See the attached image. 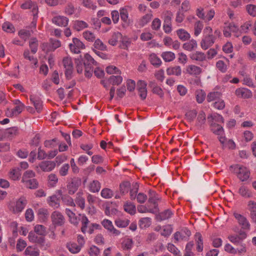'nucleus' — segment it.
<instances>
[{
  "mask_svg": "<svg viewBox=\"0 0 256 256\" xmlns=\"http://www.w3.org/2000/svg\"><path fill=\"white\" fill-rule=\"evenodd\" d=\"M231 170L242 182L247 180L250 176V171L248 168L240 164H235L230 166Z\"/></svg>",
  "mask_w": 256,
  "mask_h": 256,
  "instance_id": "1",
  "label": "nucleus"
},
{
  "mask_svg": "<svg viewBox=\"0 0 256 256\" xmlns=\"http://www.w3.org/2000/svg\"><path fill=\"white\" fill-rule=\"evenodd\" d=\"M26 200L24 198H20L17 200L10 202L8 208L14 214L21 212L26 204Z\"/></svg>",
  "mask_w": 256,
  "mask_h": 256,
  "instance_id": "2",
  "label": "nucleus"
},
{
  "mask_svg": "<svg viewBox=\"0 0 256 256\" xmlns=\"http://www.w3.org/2000/svg\"><path fill=\"white\" fill-rule=\"evenodd\" d=\"M81 222V230L84 234H85L86 232H88L90 234H92L94 232V230H100L101 228L100 226L96 223H92L88 226L89 220L85 215H83L82 216Z\"/></svg>",
  "mask_w": 256,
  "mask_h": 256,
  "instance_id": "3",
  "label": "nucleus"
},
{
  "mask_svg": "<svg viewBox=\"0 0 256 256\" xmlns=\"http://www.w3.org/2000/svg\"><path fill=\"white\" fill-rule=\"evenodd\" d=\"M223 33L226 37H230L232 34L236 37L241 35V32L239 30L238 27L233 23H230L226 26L224 27Z\"/></svg>",
  "mask_w": 256,
  "mask_h": 256,
  "instance_id": "4",
  "label": "nucleus"
},
{
  "mask_svg": "<svg viewBox=\"0 0 256 256\" xmlns=\"http://www.w3.org/2000/svg\"><path fill=\"white\" fill-rule=\"evenodd\" d=\"M210 127L212 131L218 136L219 141L224 146L226 136L222 126L218 124L211 123Z\"/></svg>",
  "mask_w": 256,
  "mask_h": 256,
  "instance_id": "5",
  "label": "nucleus"
},
{
  "mask_svg": "<svg viewBox=\"0 0 256 256\" xmlns=\"http://www.w3.org/2000/svg\"><path fill=\"white\" fill-rule=\"evenodd\" d=\"M70 52L74 54H79L81 50L85 48V45L80 39L74 38L72 42L68 45Z\"/></svg>",
  "mask_w": 256,
  "mask_h": 256,
  "instance_id": "6",
  "label": "nucleus"
},
{
  "mask_svg": "<svg viewBox=\"0 0 256 256\" xmlns=\"http://www.w3.org/2000/svg\"><path fill=\"white\" fill-rule=\"evenodd\" d=\"M63 65L65 68V75L67 79L70 80L72 78L73 72V64L70 57L66 56L63 58Z\"/></svg>",
  "mask_w": 256,
  "mask_h": 256,
  "instance_id": "7",
  "label": "nucleus"
},
{
  "mask_svg": "<svg viewBox=\"0 0 256 256\" xmlns=\"http://www.w3.org/2000/svg\"><path fill=\"white\" fill-rule=\"evenodd\" d=\"M191 235L190 231L186 228L182 229L180 231L176 232L174 234V242L179 241L186 240Z\"/></svg>",
  "mask_w": 256,
  "mask_h": 256,
  "instance_id": "8",
  "label": "nucleus"
},
{
  "mask_svg": "<svg viewBox=\"0 0 256 256\" xmlns=\"http://www.w3.org/2000/svg\"><path fill=\"white\" fill-rule=\"evenodd\" d=\"M146 86L147 83L144 80H138L137 82L136 90L140 97L142 100H145L147 96L148 91Z\"/></svg>",
  "mask_w": 256,
  "mask_h": 256,
  "instance_id": "9",
  "label": "nucleus"
},
{
  "mask_svg": "<svg viewBox=\"0 0 256 256\" xmlns=\"http://www.w3.org/2000/svg\"><path fill=\"white\" fill-rule=\"evenodd\" d=\"M234 216L242 229L246 230H250V224L246 217L237 212H234Z\"/></svg>",
  "mask_w": 256,
  "mask_h": 256,
  "instance_id": "10",
  "label": "nucleus"
},
{
  "mask_svg": "<svg viewBox=\"0 0 256 256\" xmlns=\"http://www.w3.org/2000/svg\"><path fill=\"white\" fill-rule=\"evenodd\" d=\"M51 219L52 224L54 226H61L64 223V216L58 211H54L52 213Z\"/></svg>",
  "mask_w": 256,
  "mask_h": 256,
  "instance_id": "11",
  "label": "nucleus"
},
{
  "mask_svg": "<svg viewBox=\"0 0 256 256\" xmlns=\"http://www.w3.org/2000/svg\"><path fill=\"white\" fill-rule=\"evenodd\" d=\"M101 224L105 229L107 230L114 236H117L120 234V232L114 228L111 220L108 219H104L102 220Z\"/></svg>",
  "mask_w": 256,
  "mask_h": 256,
  "instance_id": "12",
  "label": "nucleus"
},
{
  "mask_svg": "<svg viewBox=\"0 0 256 256\" xmlns=\"http://www.w3.org/2000/svg\"><path fill=\"white\" fill-rule=\"evenodd\" d=\"M52 22L58 26L66 27L68 24L69 19L66 16L58 15L54 16Z\"/></svg>",
  "mask_w": 256,
  "mask_h": 256,
  "instance_id": "13",
  "label": "nucleus"
},
{
  "mask_svg": "<svg viewBox=\"0 0 256 256\" xmlns=\"http://www.w3.org/2000/svg\"><path fill=\"white\" fill-rule=\"evenodd\" d=\"M24 107V104H20L14 108H8L5 112L6 116L8 117L16 116L22 112Z\"/></svg>",
  "mask_w": 256,
  "mask_h": 256,
  "instance_id": "14",
  "label": "nucleus"
},
{
  "mask_svg": "<svg viewBox=\"0 0 256 256\" xmlns=\"http://www.w3.org/2000/svg\"><path fill=\"white\" fill-rule=\"evenodd\" d=\"M216 38L214 36H204L201 41L200 46L203 50H206L211 46L214 42Z\"/></svg>",
  "mask_w": 256,
  "mask_h": 256,
  "instance_id": "15",
  "label": "nucleus"
},
{
  "mask_svg": "<svg viewBox=\"0 0 256 256\" xmlns=\"http://www.w3.org/2000/svg\"><path fill=\"white\" fill-rule=\"evenodd\" d=\"M56 166V164L53 161L45 160L39 164L38 166L43 171L48 172L52 170Z\"/></svg>",
  "mask_w": 256,
  "mask_h": 256,
  "instance_id": "16",
  "label": "nucleus"
},
{
  "mask_svg": "<svg viewBox=\"0 0 256 256\" xmlns=\"http://www.w3.org/2000/svg\"><path fill=\"white\" fill-rule=\"evenodd\" d=\"M28 238L31 242L37 243L40 245H44V237L38 235L34 232H30L28 236Z\"/></svg>",
  "mask_w": 256,
  "mask_h": 256,
  "instance_id": "17",
  "label": "nucleus"
},
{
  "mask_svg": "<svg viewBox=\"0 0 256 256\" xmlns=\"http://www.w3.org/2000/svg\"><path fill=\"white\" fill-rule=\"evenodd\" d=\"M235 93L237 96L244 98H250L252 95L250 90L243 88L236 89Z\"/></svg>",
  "mask_w": 256,
  "mask_h": 256,
  "instance_id": "18",
  "label": "nucleus"
},
{
  "mask_svg": "<svg viewBox=\"0 0 256 256\" xmlns=\"http://www.w3.org/2000/svg\"><path fill=\"white\" fill-rule=\"evenodd\" d=\"M88 27V24L83 20H76L72 22V28L78 32L81 31Z\"/></svg>",
  "mask_w": 256,
  "mask_h": 256,
  "instance_id": "19",
  "label": "nucleus"
},
{
  "mask_svg": "<svg viewBox=\"0 0 256 256\" xmlns=\"http://www.w3.org/2000/svg\"><path fill=\"white\" fill-rule=\"evenodd\" d=\"M20 8L23 10L32 8V12L34 14V16H35L36 15H37L38 14V6H35L30 0H27L24 3L22 4L20 6Z\"/></svg>",
  "mask_w": 256,
  "mask_h": 256,
  "instance_id": "20",
  "label": "nucleus"
},
{
  "mask_svg": "<svg viewBox=\"0 0 256 256\" xmlns=\"http://www.w3.org/2000/svg\"><path fill=\"white\" fill-rule=\"evenodd\" d=\"M30 100L33 104L37 112H40L42 108V102L40 98L35 96H30Z\"/></svg>",
  "mask_w": 256,
  "mask_h": 256,
  "instance_id": "21",
  "label": "nucleus"
},
{
  "mask_svg": "<svg viewBox=\"0 0 256 256\" xmlns=\"http://www.w3.org/2000/svg\"><path fill=\"white\" fill-rule=\"evenodd\" d=\"M238 194L242 197L244 198H250L252 196L251 190L249 189L247 186L244 184L242 185L238 189Z\"/></svg>",
  "mask_w": 256,
  "mask_h": 256,
  "instance_id": "22",
  "label": "nucleus"
},
{
  "mask_svg": "<svg viewBox=\"0 0 256 256\" xmlns=\"http://www.w3.org/2000/svg\"><path fill=\"white\" fill-rule=\"evenodd\" d=\"M186 71L187 73L190 75L197 76L201 74L202 70L198 66L190 64L187 66Z\"/></svg>",
  "mask_w": 256,
  "mask_h": 256,
  "instance_id": "23",
  "label": "nucleus"
},
{
  "mask_svg": "<svg viewBox=\"0 0 256 256\" xmlns=\"http://www.w3.org/2000/svg\"><path fill=\"white\" fill-rule=\"evenodd\" d=\"M131 10V8L129 6H125L120 8V16L122 20L124 22H127L128 20V12Z\"/></svg>",
  "mask_w": 256,
  "mask_h": 256,
  "instance_id": "24",
  "label": "nucleus"
},
{
  "mask_svg": "<svg viewBox=\"0 0 256 256\" xmlns=\"http://www.w3.org/2000/svg\"><path fill=\"white\" fill-rule=\"evenodd\" d=\"M198 47L197 42L196 40L192 39L190 41L185 42L182 45V48L187 51L192 52L196 49Z\"/></svg>",
  "mask_w": 256,
  "mask_h": 256,
  "instance_id": "25",
  "label": "nucleus"
},
{
  "mask_svg": "<svg viewBox=\"0 0 256 256\" xmlns=\"http://www.w3.org/2000/svg\"><path fill=\"white\" fill-rule=\"evenodd\" d=\"M194 240L196 244V250L202 252L204 248L203 239L200 232H196L194 235Z\"/></svg>",
  "mask_w": 256,
  "mask_h": 256,
  "instance_id": "26",
  "label": "nucleus"
},
{
  "mask_svg": "<svg viewBox=\"0 0 256 256\" xmlns=\"http://www.w3.org/2000/svg\"><path fill=\"white\" fill-rule=\"evenodd\" d=\"M22 182L24 184L25 186L30 189H36L38 186V182L34 178L28 180H22Z\"/></svg>",
  "mask_w": 256,
  "mask_h": 256,
  "instance_id": "27",
  "label": "nucleus"
},
{
  "mask_svg": "<svg viewBox=\"0 0 256 256\" xmlns=\"http://www.w3.org/2000/svg\"><path fill=\"white\" fill-rule=\"evenodd\" d=\"M176 34L179 39L184 42L188 40L190 38V34L183 28L178 30L176 31Z\"/></svg>",
  "mask_w": 256,
  "mask_h": 256,
  "instance_id": "28",
  "label": "nucleus"
},
{
  "mask_svg": "<svg viewBox=\"0 0 256 256\" xmlns=\"http://www.w3.org/2000/svg\"><path fill=\"white\" fill-rule=\"evenodd\" d=\"M80 180L72 181L68 185V192L70 194H74L78 190V188L80 184Z\"/></svg>",
  "mask_w": 256,
  "mask_h": 256,
  "instance_id": "29",
  "label": "nucleus"
},
{
  "mask_svg": "<svg viewBox=\"0 0 256 256\" xmlns=\"http://www.w3.org/2000/svg\"><path fill=\"white\" fill-rule=\"evenodd\" d=\"M19 168H13L8 172L9 178L13 180H18L21 176V173Z\"/></svg>",
  "mask_w": 256,
  "mask_h": 256,
  "instance_id": "30",
  "label": "nucleus"
},
{
  "mask_svg": "<svg viewBox=\"0 0 256 256\" xmlns=\"http://www.w3.org/2000/svg\"><path fill=\"white\" fill-rule=\"evenodd\" d=\"M122 39V35L120 32H114L108 40V43L111 46H115L118 44V42L121 40Z\"/></svg>",
  "mask_w": 256,
  "mask_h": 256,
  "instance_id": "31",
  "label": "nucleus"
},
{
  "mask_svg": "<svg viewBox=\"0 0 256 256\" xmlns=\"http://www.w3.org/2000/svg\"><path fill=\"white\" fill-rule=\"evenodd\" d=\"M166 74L169 76L175 75L179 76L182 74V70L180 67L178 66H170L166 69Z\"/></svg>",
  "mask_w": 256,
  "mask_h": 256,
  "instance_id": "32",
  "label": "nucleus"
},
{
  "mask_svg": "<svg viewBox=\"0 0 256 256\" xmlns=\"http://www.w3.org/2000/svg\"><path fill=\"white\" fill-rule=\"evenodd\" d=\"M152 17L151 13L147 14L138 20V24L140 27H143L150 22Z\"/></svg>",
  "mask_w": 256,
  "mask_h": 256,
  "instance_id": "33",
  "label": "nucleus"
},
{
  "mask_svg": "<svg viewBox=\"0 0 256 256\" xmlns=\"http://www.w3.org/2000/svg\"><path fill=\"white\" fill-rule=\"evenodd\" d=\"M24 255L28 256H39L40 250L32 246H28L25 251Z\"/></svg>",
  "mask_w": 256,
  "mask_h": 256,
  "instance_id": "34",
  "label": "nucleus"
},
{
  "mask_svg": "<svg viewBox=\"0 0 256 256\" xmlns=\"http://www.w3.org/2000/svg\"><path fill=\"white\" fill-rule=\"evenodd\" d=\"M161 56L165 62H170L174 60L176 58L175 54L170 51L162 52Z\"/></svg>",
  "mask_w": 256,
  "mask_h": 256,
  "instance_id": "35",
  "label": "nucleus"
},
{
  "mask_svg": "<svg viewBox=\"0 0 256 256\" xmlns=\"http://www.w3.org/2000/svg\"><path fill=\"white\" fill-rule=\"evenodd\" d=\"M150 86L152 88V91L154 94H158L160 98L164 96V92L162 88L156 84L154 82H150Z\"/></svg>",
  "mask_w": 256,
  "mask_h": 256,
  "instance_id": "36",
  "label": "nucleus"
},
{
  "mask_svg": "<svg viewBox=\"0 0 256 256\" xmlns=\"http://www.w3.org/2000/svg\"><path fill=\"white\" fill-rule=\"evenodd\" d=\"M190 58L192 60L202 62L206 60V56L204 52L196 51L191 54Z\"/></svg>",
  "mask_w": 256,
  "mask_h": 256,
  "instance_id": "37",
  "label": "nucleus"
},
{
  "mask_svg": "<svg viewBox=\"0 0 256 256\" xmlns=\"http://www.w3.org/2000/svg\"><path fill=\"white\" fill-rule=\"evenodd\" d=\"M48 212L46 208H41L38 211V219L42 222L46 221L48 216Z\"/></svg>",
  "mask_w": 256,
  "mask_h": 256,
  "instance_id": "38",
  "label": "nucleus"
},
{
  "mask_svg": "<svg viewBox=\"0 0 256 256\" xmlns=\"http://www.w3.org/2000/svg\"><path fill=\"white\" fill-rule=\"evenodd\" d=\"M100 182L97 180H94L90 183L88 190L92 192H96L100 190Z\"/></svg>",
  "mask_w": 256,
  "mask_h": 256,
  "instance_id": "39",
  "label": "nucleus"
},
{
  "mask_svg": "<svg viewBox=\"0 0 256 256\" xmlns=\"http://www.w3.org/2000/svg\"><path fill=\"white\" fill-rule=\"evenodd\" d=\"M133 246V240L130 238H124L122 242V248L124 250H130Z\"/></svg>",
  "mask_w": 256,
  "mask_h": 256,
  "instance_id": "40",
  "label": "nucleus"
},
{
  "mask_svg": "<svg viewBox=\"0 0 256 256\" xmlns=\"http://www.w3.org/2000/svg\"><path fill=\"white\" fill-rule=\"evenodd\" d=\"M240 234L242 236V238H240L239 236L236 235H231L228 237V238L234 244H238L243 238H245L246 237V234L244 232H240Z\"/></svg>",
  "mask_w": 256,
  "mask_h": 256,
  "instance_id": "41",
  "label": "nucleus"
},
{
  "mask_svg": "<svg viewBox=\"0 0 256 256\" xmlns=\"http://www.w3.org/2000/svg\"><path fill=\"white\" fill-rule=\"evenodd\" d=\"M149 60L152 64L158 66L162 64V60L154 53L151 54L149 56Z\"/></svg>",
  "mask_w": 256,
  "mask_h": 256,
  "instance_id": "42",
  "label": "nucleus"
},
{
  "mask_svg": "<svg viewBox=\"0 0 256 256\" xmlns=\"http://www.w3.org/2000/svg\"><path fill=\"white\" fill-rule=\"evenodd\" d=\"M48 204L54 208H58L59 206V198H58L56 195H53L50 196L48 198Z\"/></svg>",
  "mask_w": 256,
  "mask_h": 256,
  "instance_id": "43",
  "label": "nucleus"
},
{
  "mask_svg": "<svg viewBox=\"0 0 256 256\" xmlns=\"http://www.w3.org/2000/svg\"><path fill=\"white\" fill-rule=\"evenodd\" d=\"M152 224L151 218H143L140 220L138 224L141 228L149 227Z\"/></svg>",
  "mask_w": 256,
  "mask_h": 256,
  "instance_id": "44",
  "label": "nucleus"
},
{
  "mask_svg": "<svg viewBox=\"0 0 256 256\" xmlns=\"http://www.w3.org/2000/svg\"><path fill=\"white\" fill-rule=\"evenodd\" d=\"M82 192H78L76 194V204L82 209L83 210L85 208V200L82 196Z\"/></svg>",
  "mask_w": 256,
  "mask_h": 256,
  "instance_id": "45",
  "label": "nucleus"
},
{
  "mask_svg": "<svg viewBox=\"0 0 256 256\" xmlns=\"http://www.w3.org/2000/svg\"><path fill=\"white\" fill-rule=\"evenodd\" d=\"M158 198L157 196H152L150 197L148 200V204H152V206L150 207L154 210V213L156 212L158 210Z\"/></svg>",
  "mask_w": 256,
  "mask_h": 256,
  "instance_id": "46",
  "label": "nucleus"
},
{
  "mask_svg": "<svg viewBox=\"0 0 256 256\" xmlns=\"http://www.w3.org/2000/svg\"><path fill=\"white\" fill-rule=\"evenodd\" d=\"M84 58V66H87L92 67L93 65L96 64V62L92 58V56L88 54H85Z\"/></svg>",
  "mask_w": 256,
  "mask_h": 256,
  "instance_id": "47",
  "label": "nucleus"
},
{
  "mask_svg": "<svg viewBox=\"0 0 256 256\" xmlns=\"http://www.w3.org/2000/svg\"><path fill=\"white\" fill-rule=\"evenodd\" d=\"M124 208V210L130 214H134L136 212V206L130 202H126Z\"/></svg>",
  "mask_w": 256,
  "mask_h": 256,
  "instance_id": "48",
  "label": "nucleus"
},
{
  "mask_svg": "<svg viewBox=\"0 0 256 256\" xmlns=\"http://www.w3.org/2000/svg\"><path fill=\"white\" fill-rule=\"evenodd\" d=\"M122 78L120 76H112L108 78V82L112 85H118L122 83Z\"/></svg>",
  "mask_w": 256,
  "mask_h": 256,
  "instance_id": "49",
  "label": "nucleus"
},
{
  "mask_svg": "<svg viewBox=\"0 0 256 256\" xmlns=\"http://www.w3.org/2000/svg\"><path fill=\"white\" fill-rule=\"evenodd\" d=\"M66 247L69 251L72 254H77L81 250L80 246H79L76 244L74 242L68 243L66 245Z\"/></svg>",
  "mask_w": 256,
  "mask_h": 256,
  "instance_id": "50",
  "label": "nucleus"
},
{
  "mask_svg": "<svg viewBox=\"0 0 256 256\" xmlns=\"http://www.w3.org/2000/svg\"><path fill=\"white\" fill-rule=\"evenodd\" d=\"M82 37L89 42H93L96 40L95 34L90 30H86L82 33Z\"/></svg>",
  "mask_w": 256,
  "mask_h": 256,
  "instance_id": "51",
  "label": "nucleus"
},
{
  "mask_svg": "<svg viewBox=\"0 0 256 256\" xmlns=\"http://www.w3.org/2000/svg\"><path fill=\"white\" fill-rule=\"evenodd\" d=\"M167 249L170 252L172 253L174 256H182L180 250L172 244H168Z\"/></svg>",
  "mask_w": 256,
  "mask_h": 256,
  "instance_id": "52",
  "label": "nucleus"
},
{
  "mask_svg": "<svg viewBox=\"0 0 256 256\" xmlns=\"http://www.w3.org/2000/svg\"><path fill=\"white\" fill-rule=\"evenodd\" d=\"M66 213L68 216L70 221L71 223L74 224H78V219L76 216V214L71 210L68 208L66 209Z\"/></svg>",
  "mask_w": 256,
  "mask_h": 256,
  "instance_id": "53",
  "label": "nucleus"
},
{
  "mask_svg": "<svg viewBox=\"0 0 256 256\" xmlns=\"http://www.w3.org/2000/svg\"><path fill=\"white\" fill-rule=\"evenodd\" d=\"M115 224L118 228H126L130 223V220L126 218H118L114 222Z\"/></svg>",
  "mask_w": 256,
  "mask_h": 256,
  "instance_id": "54",
  "label": "nucleus"
},
{
  "mask_svg": "<svg viewBox=\"0 0 256 256\" xmlns=\"http://www.w3.org/2000/svg\"><path fill=\"white\" fill-rule=\"evenodd\" d=\"M172 232V226L170 225H166L162 227V230L160 232V234L164 237H168L171 234Z\"/></svg>",
  "mask_w": 256,
  "mask_h": 256,
  "instance_id": "55",
  "label": "nucleus"
},
{
  "mask_svg": "<svg viewBox=\"0 0 256 256\" xmlns=\"http://www.w3.org/2000/svg\"><path fill=\"white\" fill-rule=\"evenodd\" d=\"M75 63L76 64L77 72L78 74L82 73L84 68L87 67L86 66H84V62H83L81 58H80L76 59Z\"/></svg>",
  "mask_w": 256,
  "mask_h": 256,
  "instance_id": "56",
  "label": "nucleus"
},
{
  "mask_svg": "<svg viewBox=\"0 0 256 256\" xmlns=\"http://www.w3.org/2000/svg\"><path fill=\"white\" fill-rule=\"evenodd\" d=\"M204 28V24L202 22L197 21L194 26V34L195 36H198L202 32Z\"/></svg>",
  "mask_w": 256,
  "mask_h": 256,
  "instance_id": "57",
  "label": "nucleus"
},
{
  "mask_svg": "<svg viewBox=\"0 0 256 256\" xmlns=\"http://www.w3.org/2000/svg\"><path fill=\"white\" fill-rule=\"evenodd\" d=\"M58 182V178L54 174H51L48 176V186L52 188L56 186Z\"/></svg>",
  "mask_w": 256,
  "mask_h": 256,
  "instance_id": "58",
  "label": "nucleus"
},
{
  "mask_svg": "<svg viewBox=\"0 0 256 256\" xmlns=\"http://www.w3.org/2000/svg\"><path fill=\"white\" fill-rule=\"evenodd\" d=\"M2 30L7 32H14L15 28L12 24L10 22H4L2 26Z\"/></svg>",
  "mask_w": 256,
  "mask_h": 256,
  "instance_id": "59",
  "label": "nucleus"
},
{
  "mask_svg": "<svg viewBox=\"0 0 256 256\" xmlns=\"http://www.w3.org/2000/svg\"><path fill=\"white\" fill-rule=\"evenodd\" d=\"M196 101L198 102L200 104L204 102V100L205 98H206L205 92L202 90H198L196 91Z\"/></svg>",
  "mask_w": 256,
  "mask_h": 256,
  "instance_id": "60",
  "label": "nucleus"
},
{
  "mask_svg": "<svg viewBox=\"0 0 256 256\" xmlns=\"http://www.w3.org/2000/svg\"><path fill=\"white\" fill-rule=\"evenodd\" d=\"M34 232L36 233L38 235L44 237V236L46 234V228L42 225L38 224L34 228Z\"/></svg>",
  "mask_w": 256,
  "mask_h": 256,
  "instance_id": "61",
  "label": "nucleus"
},
{
  "mask_svg": "<svg viewBox=\"0 0 256 256\" xmlns=\"http://www.w3.org/2000/svg\"><path fill=\"white\" fill-rule=\"evenodd\" d=\"M101 196L104 198H110L114 196L112 190L108 188H105L101 191Z\"/></svg>",
  "mask_w": 256,
  "mask_h": 256,
  "instance_id": "62",
  "label": "nucleus"
},
{
  "mask_svg": "<svg viewBox=\"0 0 256 256\" xmlns=\"http://www.w3.org/2000/svg\"><path fill=\"white\" fill-rule=\"evenodd\" d=\"M172 215V212L170 210H167L160 212L159 214V217L161 220H164L171 218Z\"/></svg>",
  "mask_w": 256,
  "mask_h": 256,
  "instance_id": "63",
  "label": "nucleus"
},
{
  "mask_svg": "<svg viewBox=\"0 0 256 256\" xmlns=\"http://www.w3.org/2000/svg\"><path fill=\"white\" fill-rule=\"evenodd\" d=\"M210 118L212 120V123H224V122L223 117L220 114L216 113H214L212 114Z\"/></svg>",
  "mask_w": 256,
  "mask_h": 256,
  "instance_id": "64",
  "label": "nucleus"
}]
</instances>
